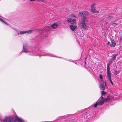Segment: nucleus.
<instances>
[{
  "mask_svg": "<svg viewBox=\"0 0 122 122\" xmlns=\"http://www.w3.org/2000/svg\"><path fill=\"white\" fill-rule=\"evenodd\" d=\"M111 101V98H107L103 99V97L102 96L97 101V102L99 105H102L104 103V102H109Z\"/></svg>",
  "mask_w": 122,
  "mask_h": 122,
  "instance_id": "nucleus-1",
  "label": "nucleus"
},
{
  "mask_svg": "<svg viewBox=\"0 0 122 122\" xmlns=\"http://www.w3.org/2000/svg\"><path fill=\"white\" fill-rule=\"evenodd\" d=\"M61 24V22L59 21H58L55 23L52 24L50 28L55 29L58 28Z\"/></svg>",
  "mask_w": 122,
  "mask_h": 122,
  "instance_id": "nucleus-2",
  "label": "nucleus"
},
{
  "mask_svg": "<svg viewBox=\"0 0 122 122\" xmlns=\"http://www.w3.org/2000/svg\"><path fill=\"white\" fill-rule=\"evenodd\" d=\"M102 84L99 85V87L100 89L102 90H104L105 87H106L107 85L105 81L102 80Z\"/></svg>",
  "mask_w": 122,
  "mask_h": 122,
  "instance_id": "nucleus-3",
  "label": "nucleus"
},
{
  "mask_svg": "<svg viewBox=\"0 0 122 122\" xmlns=\"http://www.w3.org/2000/svg\"><path fill=\"white\" fill-rule=\"evenodd\" d=\"M88 13L87 11H84L79 13V15L82 16L84 17H85L88 15Z\"/></svg>",
  "mask_w": 122,
  "mask_h": 122,
  "instance_id": "nucleus-4",
  "label": "nucleus"
},
{
  "mask_svg": "<svg viewBox=\"0 0 122 122\" xmlns=\"http://www.w3.org/2000/svg\"><path fill=\"white\" fill-rule=\"evenodd\" d=\"M107 44L111 47H114L116 45V43L112 39L111 40V42L108 41Z\"/></svg>",
  "mask_w": 122,
  "mask_h": 122,
  "instance_id": "nucleus-5",
  "label": "nucleus"
},
{
  "mask_svg": "<svg viewBox=\"0 0 122 122\" xmlns=\"http://www.w3.org/2000/svg\"><path fill=\"white\" fill-rule=\"evenodd\" d=\"M22 51L26 53L28 52V46L26 44H23Z\"/></svg>",
  "mask_w": 122,
  "mask_h": 122,
  "instance_id": "nucleus-6",
  "label": "nucleus"
},
{
  "mask_svg": "<svg viewBox=\"0 0 122 122\" xmlns=\"http://www.w3.org/2000/svg\"><path fill=\"white\" fill-rule=\"evenodd\" d=\"M84 21H81V24L82 26L83 29L84 30H87L88 28V27L86 25Z\"/></svg>",
  "mask_w": 122,
  "mask_h": 122,
  "instance_id": "nucleus-7",
  "label": "nucleus"
},
{
  "mask_svg": "<svg viewBox=\"0 0 122 122\" xmlns=\"http://www.w3.org/2000/svg\"><path fill=\"white\" fill-rule=\"evenodd\" d=\"M67 21L68 23H70L71 24H73L75 23L76 20L75 19H72L70 18L67 19Z\"/></svg>",
  "mask_w": 122,
  "mask_h": 122,
  "instance_id": "nucleus-8",
  "label": "nucleus"
},
{
  "mask_svg": "<svg viewBox=\"0 0 122 122\" xmlns=\"http://www.w3.org/2000/svg\"><path fill=\"white\" fill-rule=\"evenodd\" d=\"M70 28L71 30L74 32L76 31L77 29V27L76 26H74L72 25H70Z\"/></svg>",
  "mask_w": 122,
  "mask_h": 122,
  "instance_id": "nucleus-9",
  "label": "nucleus"
},
{
  "mask_svg": "<svg viewBox=\"0 0 122 122\" xmlns=\"http://www.w3.org/2000/svg\"><path fill=\"white\" fill-rule=\"evenodd\" d=\"M15 122H24L23 120L17 116L15 117Z\"/></svg>",
  "mask_w": 122,
  "mask_h": 122,
  "instance_id": "nucleus-10",
  "label": "nucleus"
},
{
  "mask_svg": "<svg viewBox=\"0 0 122 122\" xmlns=\"http://www.w3.org/2000/svg\"><path fill=\"white\" fill-rule=\"evenodd\" d=\"M11 119V118H5L4 120V122H13Z\"/></svg>",
  "mask_w": 122,
  "mask_h": 122,
  "instance_id": "nucleus-11",
  "label": "nucleus"
},
{
  "mask_svg": "<svg viewBox=\"0 0 122 122\" xmlns=\"http://www.w3.org/2000/svg\"><path fill=\"white\" fill-rule=\"evenodd\" d=\"M90 11L93 13H98L99 12L97 10L95 9H91Z\"/></svg>",
  "mask_w": 122,
  "mask_h": 122,
  "instance_id": "nucleus-12",
  "label": "nucleus"
},
{
  "mask_svg": "<svg viewBox=\"0 0 122 122\" xmlns=\"http://www.w3.org/2000/svg\"><path fill=\"white\" fill-rule=\"evenodd\" d=\"M88 20V17H84L83 18V19L81 21H84L85 23H86Z\"/></svg>",
  "mask_w": 122,
  "mask_h": 122,
  "instance_id": "nucleus-13",
  "label": "nucleus"
},
{
  "mask_svg": "<svg viewBox=\"0 0 122 122\" xmlns=\"http://www.w3.org/2000/svg\"><path fill=\"white\" fill-rule=\"evenodd\" d=\"M20 35H23L26 33V31L22 30L20 31Z\"/></svg>",
  "mask_w": 122,
  "mask_h": 122,
  "instance_id": "nucleus-14",
  "label": "nucleus"
},
{
  "mask_svg": "<svg viewBox=\"0 0 122 122\" xmlns=\"http://www.w3.org/2000/svg\"><path fill=\"white\" fill-rule=\"evenodd\" d=\"M107 76L108 79H111V73H107Z\"/></svg>",
  "mask_w": 122,
  "mask_h": 122,
  "instance_id": "nucleus-15",
  "label": "nucleus"
},
{
  "mask_svg": "<svg viewBox=\"0 0 122 122\" xmlns=\"http://www.w3.org/2000/svg\"><path fill=\"white\" fill-rule=\"evenodd\" d=\"M33 30H28L26 31V33L27 34H30L31 33L33 32Z\"/></svg>",
  "mask_w": 122,
  "mask_h": 122,
  "instance_id": "nucleus-16",
  "label": "nucleus"
},
{
  "mask_svg": "<svg viewBox=\"0 0 122 122\" xmlns=\"http://www.w3.org/2000/svg\"><path fill=\"white\" fill-rule=\"evenodd\" d=\"M118 55V54H115L113 55L112 56V58L113 60H114L115 58H116L117 56Z\"/></svg>",
  "mask_w": 122,
  "mask_h": 122,
  "instance_id": "nucleus-17",
  "label": "nucleus"
},
{
  "mask_svg": "<svg viewBox=\"0 0 122 122\" xmlns=\"http://www.w3.org/2000/svg\"><path fill=\"white\" fill-rule=\"evenodd\" d=\"M98 105H99V104L97 103V102L95 103L94 104H93V107L95 108Z\"/></svg>",
  "mask_w": 122,
  "mask_h": 122,
  "instance_id": "nucleus-18",
  "label": "nucleus"
},
{
  "mask_svg": "<svg viewBox=\"0 0 122 122\" xmlns=\"http://www.w3.org/2000/svg\"><path fill=\"white\" fill-rule=\"evenodd\" d=\"M95 6V4H92L91 6V9H95L94 7Z\"/></svg>",
  "mask_w": 122,
  "mask_h": 122,
  "instance_id": "nucleus-19",
  "label": "nucleus"
},
{
  "mask_svg": "<svg viewBox=\"0 0 122 122\" xmlns=\"http://www.w3.org/2000/svg\"><path fill=\"white\" fill-rule=\"evenodd\" d=\"M117 25V23H113L112 24V27H114Z\"/></svg>",
  "mask_w": 122,
  "mask_h": 122,
  "instance_id": "nucleus-20",
  "label": "nucleus"
},
{
  "mask_svg": "<svg viewBox=\"0 0 122 122\" xmlns=\"http://www.w3.org/2000/svg\"><path fill=\"white\" fill-rule=\"evenodd\" d=\"M102 95H105L106 93V92L104 91H102Z\"/></svg>",
  "mask_w": 122,
  "mask_h": 122,
  "instance_id": "nucleus-21",
  "label": "nucleus"
},
{
  "mask_svg": "<svg viewBox=\"0 0 122 122\" xmlns=\"http://www.w3.org/2000/svg\"><path fill=\"white\" fill-rule=\"evenodd\" d=\"M113 73L116 75H117V74L119 73V71H115L113 72Z\"/></svg>",
  "mask_w": 122,
  "mask_h": 122,
  "instance_id": "nucleus-22",
  "label": "nucleus"
},
{
  "mask_svg": "<svg viewBox=\"0 0 122 122\" xmlns=\"http://www.w3.org/2000/svg\"><path fill=\"white\" fill-rule=\"evenodd\" d=\"M107 73H111L110 69H107Z\"/></svg>",
  "mask_w": 122,
  "mask_h": 122,
  "instance_id": "nucleus-23",
  "label": "nucleus"
},
{
  "mask_svg": "<svg viewBox=\"0 0 122 122\" xmlns=\"http://www.w3.org/2000/svg\"><path fill=\"white\" fill-rule=\"evenodd\" d=\"M109 81H110V82L113 85V83L112 82V81L111 79H109Z\"/></svg>",
  "mask_w": 122,
  "mask_h": 122,
  "instance_id": "nucleus-24",
  "label": "nucleus"
},
{
  "mask_svg": "<svg viewBox=\"0 0 122 122\" xmlns=\"http://www.w3.org/2000/svg\"><path fill=\"white\" fill-rule=\"evenodd\" d=\"M99 77L100 78V79L101 80L102 79V76L101 75H100L99 76Z\"/></svg>",
  "mask_w": 122,
  "mask_h": 122,
  "instance_id": "nucleus-25",
  "label": "nucleus"
},
{
  "mask_svg": "<svg viewBox=\"0 0 122 122\" xmlns=\"http://www.w3.org/2000/svg\"><path fill=\"white\" fill-rule=\"evenodd\" d=\"M0 20L1 21H2L4 22L6 24H7L6 23L5 21H4L3 20V19H0Z\"/></svg>",
  "mask_w": 122,
  "mask_h": 122,
  "instance_id": "nucleus-26",
  "label": "nucleus"
},
{
  "mask_svg": "<svg viewBox=\"0 0 122 122\" xmlns=\"http://www.w3.org/2000/svg\"><path fill=\"white\" fill-rule=\"evenodd\" d=\"M44 56H49V54H45V55H43Z\"/></svg>",
  "mask_w": 122,
  "mask_h": 122,
  "instance_id": "nucleus-27",
  "label": "nucleus"
},
{
  "mask_svg": "<svg viewBox=\"0 0 122 122\" xmlns=\"http://www.w3.org/2000/svg\"><path fill=\"white\" fill-rule=\"evenodd\" d=\"M71 16L75 17L74 15L73 14H72L71 15Z\"/></svg>",
  "mask_w": 122,
  "mask_h": 122,
  "instance_id": "nucleus-28",
  "label": "nucleus"
},
{
  "mask_svg": "<svg viewBox=\"0 0 122 122\" xmlns=\"http://www.w3.org/2000/svg\"><path fill=\"white\" fill-rule=\"evenodd\" d=\"M107 69H110V67L108 65L107 66Z\"/></svg>",
  "mask_w": 122,
  "mask_h": 122,
  "instance_id": "nucleus-29",
  "label": "nucleus"
},
{
  "mask_svg": "<svg viewBox=\"0 0 122 122\" xmlns=\"http://www.w3.org/2000/svg\"><path fill=\"white\" fill-rule=\"evenodd\" d=\"M30 0L31 1H35V0Z\"/></svg>",
  "mask_w": 122,
  "mask_h": 122,
  "instance_id": "nucleus-30",
  "label": "nucleus"
}]
</instances>
